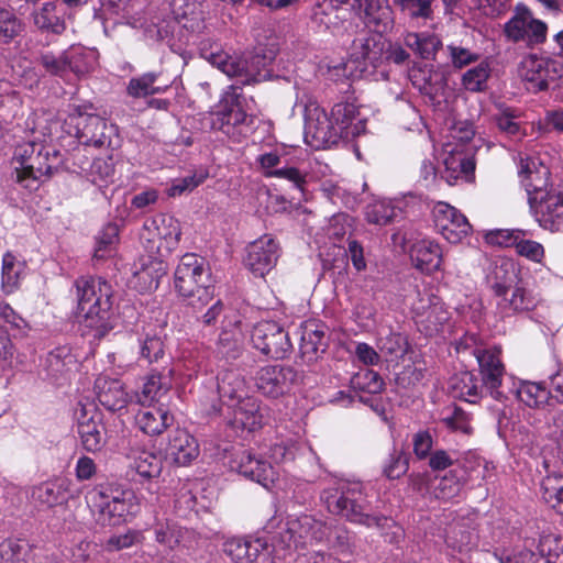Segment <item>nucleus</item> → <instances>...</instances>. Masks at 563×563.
<instances>
[{"instance_id": "680f3d73", "label": "nucleus", "mask_w": 563, "mask_h": 563, "mask_svg": "<svg viewBox=\"0 0 563 563\" xmlns=\"http://www.w3.org/2000/svg\"><path fill=\"white\" fill-rule=\"evenodd\" d=\"M466 478L459 475V470L454 468L440 478L434 488L435 496L441 499H452L460 495Z\"/></svg>"}, {"instance_id": "a878e982", "label": "nucleus", "mask_w": 563, "mask_h": 563, "mask_svg": "<svg viewBox=\"0 0 563 563\" xmlns=\"http://www.w3.org/2000/svg\"><path fill=\"white\" fill-rule=\"evenodd\" d=\"M165 455L174 464L186 466L199 455V445L188 431L178 428L168 434Z\"/></svg>"}, {"instance_id": "39448f33", "label": "nucleus", "mask_w": 563, "mask_h": 563, "mask_svg": "<svg viewBox=\"0 0 563 563\" xmlns=\"http://www.w3.org/2000/svg\"><path fill=\"white\" fill-rule=\"evenodd\" d=\"M86 503L96 523L117 527L139 511V504L131 490L98 485L86 494Z\"/></svg>"}, {"instance_id": "2eb2a0df", "label": "nucleus", "mask_w": 563, "mask_h": 563, "mask_svg": "<svg viewBox=\"0 0 563 563\" xmlns=\"http://www.w3.org/2000/svg\"><path fill=\"white\" fill-rule=\"evenodd\" d=\"M305 140L316 148L338 142L332 118H329L327 112L314 102H310L305 108Z\"/></svg>"}, {"instance_id": "4d7b16f0", "label": "nucleus", "mask_w": 563, "mask_h": 563, "mask_svg": "<svg viewBox=\"0 0 563 563\" xmlns=\"http://www.w3.org/2000/svg\"><path fill=\"white\" fill-rule=\"evenodd\" d=\"M131 467L143 479H152L159 476L163 468L162 457L153 452H140L133 460Z\"/></svg>"}, {"instance_id": "8fccbe9b", "label": "nucleus", "mask_w": 563, "mask_h": 563, "mask_svg": "<svg viewBox=\"0 0 563 563\" xmlns=\"http://www.w3.org/2000/svg\"><path fill=\"white\" fill-rule=\"evenodd\" d=\"M490 73L492 68L489 63L482 60L462 75L461 84L463 88L470 92H484L488 88Z\"/></svg>"}, {"instance_id": "dca6fc26", "label": "nucleus", "mask_w": 563, "mask_h": 563, "mask_svg": "<svg viewBox=\"0 0 563 563\" xmlns=\"http://www.w3.org/2000/svg\"><path fill=\"white\" fill-rule=\"evenodd\" d=\"M273 547L262 538H232L223 543V552L234 563H274Z\"/></svg>"}, {"instance_id": "69168bd1", "label": "nucleus", "mask_w": 563, "mask_h": 563, "mask_svg": "<svg viewBox=\"0 0 563 563\" xmlns=\"http://www.w3.org/2000/svg\"><path fill=\"white\" fill-rule=\"evenodd\" d=\"M493 467L490 463L484 461L479 456L470 454L459 470V475L464 476L466 482L486 477V473Z\"/></svg>"}, {"instance_id": "7c9ffc66", "label": "nucleus", "mask_w": 563, "mask_h": 563, "mask_svg": "<svg viewBox=\"0 0 563 563\" xmlns=\"http://www.w3.org/2000/svg\"><path fill=\"white\" fill-rule=\"evenodd\" d=\"M135 421L143 433L155 437L173 424L174 417L165 405H152L143 406Z\"/></svg>"}, {"instance_id": "bf43d9fd", "label": "nucleus", "mask_w": 563, "mask_h": 563, "mask_svg": "<svg viewBox=\"0 0 563 563\" xmlns=\"http://www.w3.org/2000/svg\"><path fill=\"white\" fill-rule=\"evenodd\" d=\"M24 30V24L15 12L9 8L0 7V42L8 44L20 36Z\"/></svg>"}, {"instance_id": "09e8293b", "label": "nucleus", "mask_w": 563, "mask_h": 563, "mask_svg": "<svg viewBox=\"0 0 563 563\" xmlns=\"http://www.w3.org/2000/svg\"><path fill=\"white\" fill-rule=\"evenodd\" d=\"M406 45L421 58L432 59L441 47L440 38L433 34L408 33L405 37Z\"/></svg>"}, {"instance_id": "4c0bfd02", "label": "nucleus", "mask_w": 563, "mask_h": 563, "mask_svg": "<svg viewBox=\"0 0 563 563\" xmlns=\"http://www.w3.org/2000/svg\"><path fill=\"white\" fill-rule=\"evenodd\" d=\"M483 387L476 375L468 371L456 373L450 379L452 396L470 404H475L482 397Z\"/></svg>"}, {"instance_id": "13d9d810", "label": "nucleus", "mask_w": 563, "mask_h": 563, "mask_svg": "<svg viewBox=\"0 0 563 563\" xmlns=\"http://www.w3.org/2000/svg\"><path fill=\"white\" fill-rule=\"evenodd\" d=\"M541 563H563V539L556 534H542L538 543Z\"/></svg>"}, {"instance_id": "c85d7f7f", "label": "nucleus", "mask_w": 563, "mask_h": 563, "mask_svg": "<svg viewBox=\"0 0 563 563\" xmlns=\"http://www.w3.org/2000/svg\"><path fill=\"white\" fill-rule=\"evenodd\" d=\"M236 468L240 474L266 488L269 487L277 477V472L272 462L256 456L249 451L241 453L236 461Z\"/></svg>"}, {"instance_id": "9b49d317", "label": "nucleus", "mask_w": 563, "mask_h": 563, "mask_svg": "<svg viewBox=\"0 0 563 563\" xmlns=\"http://www.w3.org/2000/svg\"><path fill=\"white\" fill-rule=\"evenodd\" d=\"M74 415L84 449L88 452L100 451L106 444V428L97 406L90 401H79Z\"/></svg>"}, {"instance_id": "a19ab883", "label": "nucleus", "mask_w": 563, "mask_h": 563, "mask_svg": "<svg viewBox=\"0 0 563 563\" xmlns=\"http://www.w3.org/2000/svg\"><path fill=\"white\" fill-rule=\"evenodd\" d=\"M155 540L168 550H175L180 547H188L187 538L190 531L181 528L170 520H157L153 526Z\"/></svg>"}, {"instance_id": "2f4dec72", "label": "nucleus", "mask_w": 563, "mask_h": 563, "mask_svg": "<svg viewBox=\"0 0 563 563\" xmlns=\"http://www.w3.org/2000/svg\"><path fill=\"white\" fill-rule=\"evenodd\" d=\"M365 24L376 33H388L395 24L394 11L387 0H363Z\"/></svg>"}, {"instance_id": "37998d69", "label": "nucleus", "mask_w": 563, "mask_h": 563, "mask_svg": "<svg viewBox=\"0 0 563 563\" xmlns=\"http://www.w3.org/2000/svg\"><path fill=\"white\" fill-rule=\"evenodd\" d=\"M34 25L42 32L52 33L55 35L62 34L66 24L64 19L57 12L55 2H45L32 13Z\"/></svg>"}, {"instance_id": "f8f14e48", "label": "nucleus", "mask_w": 563, "mask_h": 563, "mask_svg": "<svg viewBox=\"0 0 563 563\" xmlns=\"http://www.w3.org/2000/svg\"><path fill=\"white\" fill-rule=\"evenodd\" d=\"M251 339L256 350L272 358H285L292 350L288 332L274 321L258 322Z\"/></svg>"}, {"instance_id": "a18cd8bd", "label": "nucleus", "mask_w": 563, "mask_h": 563, "mask_svg": "<svg viewBox=\"0 0 563 563\" xmlns=\"http://www.w3.org/2000/svg\"><path fill=\"white\" fill-rule=\"evenodd\" d=\"M324 537H327L329 547L343 560L349 561L351 558L358 554L355 537L345 527H328Z\"/></svg>"}, {"instance_id": "58836bf2", "label": "nucleus", "mask_w": 563, "mask_h": 563, "mask_svg": "<svg viewBox=\"0 0 563 563\" xmlns=\"http://www.w3.org/2000/svg\"><path fill=\"white\" fill-rule=\"evenodd\" d=\"M521 114L518 110L505 104L497 106V112L492 120L499 133L514 140H521L526 136V130L520 121Z\"/></svg>"}, {"instance_id": "3c124183", "label": "nucleus", "mask_w": 563, "mask_h": 563, "mask_svg": "<svg viewBox=\"0 0 563 563\" xmlns=\"http://www.w3.org/2000/svg\"><path fill=\"white\" fill-rule=\"evenodd\" d=\"M543 500L563 515V474H549L541 481Z\"/></svg>"}, {"instance_id": "79ce46f5", "label": "nucleus", "mask_w": 563, "mask_h": 563, "mask_svg": "<svg viewBox=\"0 0 563 563\" xmlns=\"http://www.w3.org/2000/svg\"><path fill=\"white\" fill-rule=\"evenodd\" d=\"M325 347L324 332L313 323H306L300 338L301 357L308 363L314 362L325 351Z\"/></svg>"}, {"instance_id": "c9c22d12", "label": "nucleus", "mask_w": 563, "mask_h": 563, "mask_svg": "<svg viewBox=\"0 0 563 563\" xmlns=\"http://www.w3.org/2000/svg\"><path fill=\"white\" fill-rule=\"evenodd\" d=\"M218 393L220 399L229 408L233 404L247 398V387L244 377L236 371H224L218 377Z\"/></svg>"}, {"instance_id": "a211bd4d", "label": "nucleus", "mask_w": 563, "mask_h": 563, "mask_svg": "<svg viewBox=\"0 0 563 563\" xmlns=\"http://www.w3.org/2000/svg\"><path fill=\"white\" fill-rule=\"evenodd\" d=\"M278 257V243L272 236L263 235L246 246L243 263L255 277H264L275 267Z\"/></svg>"}, {"instance_id": "6e6d98bb", "label": "nucleus", "mask_w": 563, "mask_h": 563, "mask_svg": "<svg viewBox=\"0 0 563 563\" xmlns=\"http://www.w3.org/2000/svg\"><path fill=\"white\" fill-rule=\"evenodd\" d=\"M77 360L66 346L57 347L46 357L48 373L53 377L62 376L76 367Z\"/></svg>"}, {"instance_id": "0eeeda50", "label": "nucleus", "mask_w": 563, "mask_h": 563, "mask_svg": "<svg viewBox=\"0 0 563 563\" xmlns=\"http://www.w3.org/2000/svg\"><path fill=\"white\" fill-rule=\"evenodd\" d=\"M66 131L81 144L103 147L111 146V136L115 126L95 113H87L81 107H75L65 120Z\"/></svg>"}, {"instance_id": "603ef678", "label": "nucleus", "mask_w": 563, "mask_h": 563, "mask_svg": "<svg viewBox=\"0 0 563 563\" xmlns=\"http://www.w3.org/2000/svg\"><path fill=\"white\" fill-rule=\"evenodd\" d=\"M445 542L452 550L466 553L477 545V536L466 526L455 525L449 529Z\"/></svg>"}, {"instance_id": "5701e85b", "label": "nucleus", "mask_w": 563, "mask_h": 563, "mask_svg": "<svg viewBox=\"0 0 563 563\" xmlns=\"http://www.w3.org/2000/svg\"><path fill=\"white\" fill-rule=\"evenodd\" d=\"M443 165L441 178L451 186L459 183H472L475 178V159L467 153L454 148L446 153Z\"/></svg>"}, {"instance_id": "ddd939ff", "label": "nucleus", "mask_w": 563, "mask_h": 563, "mask_svg": "<svg viewBox=\"0 0 563 563\" xmlns=\"http://www.w3.org/2000/svg\"><path fill=\"white\" fill-rule=\"evenodd\" d=\"M472 353L477 360L483 386L494 399L503 400L505 396L499 388L506 369L500 358L501 349L499 346L476 347Z\"/></svg>"}, {"instance_id": "338daca9", "label": "nucleus", "mask_w": 563, "mask_h": 563, "mask_svg": "<svg viewBox=\"0 0 563 563\" xmlns=\"http://www.w3.org/2000/svg\"><path fill=\"white\" fill-rule=\"evenodd\" d=\"M22 107V98L15 90L0 93V122L8 123L14 119Z\"/></svg>"}, {"instance_id": "0e129e2a", "label": "nucleus", "mask_w": 563, "mask_h": 563, "mask_svg": "<svg viewBox=\"0 0 563 563\" xmlns=\"http://www.w3.org/2000/svg\"><path fill=\"white\" fill-rule=\"evenodd\" d=\"M518 398L529 407H537L547 401L551 389L548 390L541 383L525 382L517 389Z\"/></svg>"}, {"instance_id": "e433bc0d", "label": "nucleus", "mask_w": 563, "mask_h": 563, "mask_svg": "<svg viewBox=\"0 0 563 563\" xmlns=\"http://www.w3.org/2000/svg\"><path fill=\"white\" fill-rule=\"evenodd\" d=\"M172 85L168 79H163L162 74L145 73L130 79L126 92L133 98H145L151 95L164 93Z\"/></svg>"}, {"instance_id": "f03ea898", "label": "nucleus", "mask_w": 563, "mask_h": 563, "mask_svg": "<svg viewBox=\"0 0 563 563\" xmlns=\"http://www.w3.org/2000/svg\"><path fill=\"white\" fill-rule=\"evenodd\" d=\"M321 499L330 512L352 523L378 529L388 543H398L404 537V530L393 519L373 511L364 486L360 482H338L321 493Z\"/></svg>"}, {"instance_id": "de8ad7c7", "label": "nucleus", "mask_w": 563, "mask_h": 563, "mask_svg": "<svg viewBox=\"0 0 563 563\" xmlns=\"http://www.w3.org/2000/svg\"><path fill=\"white\" fill-rule=\"evenodd\" d=\"M394 3L401 14L416 22L433 20L437 8L435 0H394Z\"/></svg>"}, {"instance_id": "72a5a7b5", "label": "nucleus", "mask_w": 563, "mask_h": 563, "mask_svg": "<svg viewBox=\"0 0 563 563\" xmlns=\"http://www.w3.org/2000/svg\"><path fill=\"white\" fill-rule=\"evenodd\" d=\"M233 418L231 424L247 431H254L263 426V413L258 399L249 396L240 402L233 404Z\"/></svg>"}, {"instance_id": "aec40b11", "label": "nucleus", "mask_w": 563, "mask_h": 563, "mask_svg": "<svg viewBox=\"0 0 563 563\" xmlns=\"http://www.w3.org/2000/svg\"><path fill=\"white\" fill-rule=\"evenodd\" d=\"M530 207L541 227L551 231L563 230V192L540 191L539 196L530 198Z\"/></svg>"}, {"instance_id": "e2e57ef3", "label": "nucleus", "mask_w": 563, "mask_h": 563, "mask_svg": "<svg viewBox=\"0 0 563 563\" xmlns=\"http://www.w3.org/2000/svg\"><path fill=\"white\" fill-rule=\"evenodd\" d=\"M351 387L354 390H360L368 394H378L383 390L384 380L380 375L373 369H362L354 374L350 380Z\"/></svg>"}, {"instance_id": "f257e3e1", "label": "nucleus", "mask_w": 563, "mask_h": 563, "mask_svg": "<svg viewBox=\"0 0 563 563\" xmlns=\"http://www.w3.org/2000/svg\"><path fill=\"white\" fill-rule=\"evenodd\" d=\"M200 55L212 66L234 80L220 101V109L213 119V126L228 136L239 141L245 136L253 124V117L244 110L242 96L238 92L242 86L260 82L265 78L264 57L253 55L249 58L231 56L217 42L206 40L200 43Z\"/></svg>"}, {"instance_id": "423d86ee", "label": "nucleus", "mask_w": 563, "mask_h": 563, "mask_svg": "<svg viewBox=\"0 0 563 563\" xmlns=\"http://www.w3.org/2000/svg\"><path fill=\"white\" fill-rule=\"evenodd\" d=\"M209 280L210 274L201 257L185 254L180 258L175 271V288L180 296L189 299V305L201 307L212 300L213 289Z\"/></svg>"}, {"instance_id": "9d476101", "label": "nucleus", "mask_w": 563, "mask_h": 563, "mask_svg": "<svg viewBox=\"0 0 563 563\" xmlns=\"http://www.w3.org/2000/svg\"><path fill=\"white\" fill-rule=\"evenodd\" d=\"M411 311L416 324L426 335L437 333L449 319V312L440 297L428 288L417 290Z\"/></svg>"}, {"instance_id": "052dcab7", "label": "nucleus", "mask_w": 563, "mask_h": 563, "mask_svg": "<svg viewBox=\"0 0 563 563\" xmlns=\"http://www.w3.org/2000/svg\"><path fill=\"white\" fill-rule=\"evenodd\" d=\"M23 264L11 253H5L2 258L1 283L5 292H12L19 285Z\"/></svg>"}, {"instance_id": "c756f323", "label": "nucleus", "mask_w": 563, "mask_h": 563, "mask_svg": "<svg viewBox=\"0 0 563 563\" xmlns=\"http://www.w3.org/2000/svg\"><path fill=\"white\" fill-rule=\"evenodd\" d=\"M172 374L173 369H169L167 374L155 371L150 373L144 378L141 390L134 395L136 402L142 406L164 405L163 400L172 388Z\"/></svg>"}, {"instance_id": "ea45409f", "label": "nucleus", "mask_w": 563, "mask_h": 563, "mask_svg": "<svg viewBox=\"0 0 563 563\" xmlns=\"http://www.w3.org/2000/svg\"><path fill=\"white\" fill-rule=\"evenodd\" d=\"M32 499L47 508L62 505L67 500L66 481L43 482L32 488Z\"/></svg>"}, {"instance_id": "49530a36", "label": "nucleus", "mask_w": 563, "mask_h": 563, "mask_svg": "<svg viewBox=\"0 0 563 563\" xmlns=\"http://www.w3.org/2000/svg\"><path fill=\"white\" fill-rule=\"evenodd\" d=\"M345 15L340 14L332 0H316L312 8V22L324 30L333 31L342 24Z\"/></svg>"}, {"instance_id": "f3484780", "label": "nucleus", "mask_w": 563, "mask_h": 563, "mask_svg": "<svg viewBox=\"0 0 563 563\" xmlns=\"http://www.w3.org/2000/svg\"><path fill=\"white\" fill-rule=\"evenodd\" d=\"M299 377L291 366L266 365L256 373L255 385L264 396L278 398L288 393Z\"/></svg>"}, {"instance_id": "6ab92c4d", "label": "nucleus", "mask_w": 563, "mask_h": 563, "mask_svg": "<svg viewBox=\"0 0 563 563\" xmlns=\"http://www.w3.org/2000/svg\"><path fill=\"white\" fill-rule=\"evenodd\" d=\"M438 232L450 243H459L472 230L466 217L451 205L439 201L432 210Z\"/></svg>"}, {"instance_id": "20e7f679", "label": "nucleus", "mask_w": 563, "mask_h": 563, "mask_svg": "<svg viewBox=\"0 0 563 563\" xmlns=\"http://www.w3.org/2000/svg\"><path fill=\"white\" fill-rule=\"evenodd\" d=\"M77 317L84 334L92 332L95 339L109 331L112 287L100 277H80L75 282Z\"/></svg>"}, {"instance_id": "473e14b6", "label": "nucleus", "mask_w": 563, "mask_h": 563, "mask_svg": "<svg viewBox=\"0 0 563 563\" xmlns=\"http://www.w3.org/2000/svg\"><path fill=\"white\" fill-rule=\"evenodd\" d=\"M55 555H46L35 562L33 547L25 539L7 538L0 543L1 563H51Z\"/></svg>"}, {"instance_id": "4be33fe9", "label": "nucleus", "mask_w": 563, "mask_h": 563, "mask_svg": "<svg viewBox=\"0 0 563 563\" xmlns=\"http://www.w3.org/2000/svg\"><path fill=\"white\" fill-rule=\"evenodd\" d=\"M493 290L496 296L503 298L499 306L506 314L531 311L541 300L538 294L519 284L511 290L510 297H507L508 287L503 283H495Z\"/></svg>"}, {"instance_id": "f704fd0d", "label": "nucleus", "mask_w": 563, "mask_h": 563, "mask_svg": "<svg viewBox=\"0 0 563 563\" xmlns=\"http://www.w3.org/2000/svg\"><path fill=\"white\" fill-rule=\"evenodd\" d=\"M412 264L419 271L431 274L440 268L442 253L440 245L431 240L416 242L410 251Z\"/></svg>"}, {"instance_id": "bb28decb", "label": "nucleus", "mask_w": 563, "mask_h": 563, "mask_svg": "<svg viewBox=\"0 0 563 563\" xmlns=\"http://www.w3.org/2000/svg\"><path fill=\"white\" fill-rule=\"evenodd\" d=\"M95 391L99 402L110 411H120L132 400L121 380L103 375L95 380Z\"/></svg>"}, {"instance_id": "393cba45", "label": "nucleus", "mask_w": 563, "mask_h": 563, "mask_svg": "<svg viewBox=\"0 0 563 563\" xmlns=\"http://www.w3.org/2000/svg\"><path fill=\"white\" fill-rule=\"evenodd\" d=\"M150 254L140 260L135 265L130 284L140 292L154 290L158 287L159 279L166 274V265L162 257Z\"/></svg>"}, {"instance_id": "1a4fd4ad", "label": "nucleus", "mask_w": 563, "mask_h": 563, "mask_svg": "<svg viewBox=\"0 0 563 563\" xmlns=\"http://www.w3.org/2000/svg\"><path fill=\"white\" fill-rule=\"evenodd\" d=\"M519 75L533 92L549 90L563 75V64L553 57L529 54L519 64Z\"/></svg>"}, {"instance_id": "864d4df0", "label": "nucleus", "mask_w": 563, "mask_h": 563, "mask_svg": "<svg viewBox=\"0 0 563 563\" xmlns=\"http://www.w3.org/2000/svg\"><path fill=\"white\" fill-rule=\"evenodd\" d=\"M67 69L82 76L91 71L96 65V54L82 47H70L66 49Z\"/></svg>"}, {"instance_id": "7ed1b4c3", "label": "nucleus", "mask_w": 563, "mask_h": 563, "mask_svg": "<svg viewBox=\"0 0 563 563\" xmlns=\"http://www.w3.org/2000/svg\"><path fill=\"white\" fill-rule=\"evenodd\" d=\"M13 164L15 181L21 187L33 191L59 172L63 166V155L53 145L31 140L16 145Z\"/></svg>"}, {"instance_id": "b1692460", "label": "nucleus", "mask_w": 563, "mask_h": 563, "mask_svg": "<svg viewBox=\"0 0 563 563\" xmlns=\"http://www.w3.org/2000/svg\"><path fill=\"white\" fill-rule=\"evenodd\" d=\"M338 140H350L365 131V121L358 118L357 107L352 102H339L331 110Z\"/></svg>"}, {"instance_id": "6e6552de", "label": "nucleus", "mask_w": 563, "mask_h": 563, "mask_svg": "<svg viewBox=\"0 0 563 563\" xmlns=\"http://www.w3.org/2000/svg\"><path fill=\"white\" fill-rule=\"evenodd\" d=\"M180 235L177 219L169 214H158L144 222L140 236L150 254L164 257L178 245Z\"/></svg>"}, {"instance_id": "774afa93", "label": "nucleus", "mask_w": 563, "mask_h": 563, "mask_svg": "<svg viewBox=\"0 0 563 563\" xmlns=\"http://www.w3.org/2000/svg\"><path fill=\"white\" fill-rule=\"evenodd\" d=\"M66 58V51L59 55H55L52 52H44L40 54L37 62L46 73L53 76L64 77L68 71Z\"/></svg>"}, {"instance_id": "c03bdc74", "label": "nucleus", "mask_w": 563, "mask_h": 563, "mask_svg": "<svg viewBox=\"0 0 563 563\" xmlns=\"http://www.w3.org/2000/svg\"><path fill=\"white\" fill-rule=\"evenodd\" d=\"M137 344L140 357L147 363L158 362L165 355L164 340L153 327L143 328Z\"/></svg>"}, {"instance_id": "cd10ccee", "label": "nucleus", "mask_w": 563, "mask_h": 563, "mask_svg": "<svg viewBox=\"0 0 563 563\" xmlns=\"http://www.w3.org/2000/svg\"><path fill=\"white\" fill-rule=\"evenodd\" d=\"M549 168L534 157H520L519 176L526 188L528 201L539 196L540 191H550L548 188Z\"/></svg>"}, {"instance_id": "412c9836", "label": "nucleus", "mask_w": 563, "mask_h": 563, "mask_svg": "<svg viewBox=\"0 0 563 563\" xmlns=\"http://www.w3.org/2000/svg\"><path fill=\"white\" fill-rule=\"evenodd\" d=\"M386 41L380 33H371L355 38L350 48V59L365 71L377 68L385 57Z\"/></svg>"}, {"instance_id": "5fc2aeb1", "label": "nucleus", "mask_w": 563, "mask_h": 563, "mask_svg": "<svg viewBox=\"0 0 563 563\" xmlns=\"http://www.w3.org/2000/svg\"><path fill=\"white\" fill-rule=\"evenodd\" d=\"M398 212L400 209L391 200L379 199L366 207L365 216L369 223L387 225L398 216Z\"/></svg>"}, {"instance_id": "4468645a", "label": "nucleus", "mask_w": 563, "mask_h": 563, "mask_svg": "<svg viewBox=\"0 0 563 563\" xmlns=\"http://www.w3.org/2000/svg\"><path fill=\"white\" fill-rule=\"evenodd\" d=\"M327 530L328 527L322 521L310 515L289 516L282 539L288 549H298L322 540Z\"/></svg>"}]
</instances>
